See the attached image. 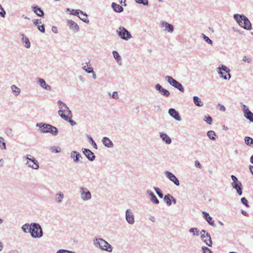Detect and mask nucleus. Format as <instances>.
<instances>
[{
  "mask_svg": "<svg viewBox=\"0 0 253 253\" xmlns=\"http://www.w3.org/2000/svg\"><path fill=\"white\" fill-rule=\"evenodd\" d=\"M153 189L160 198H163L164 197V195L159 188L154 187Z\"/></svg>",
  "mask_w": 253,
  "mask_h": 253,
  "instance_id": "a19ab883",
  "label": "nucleus"
},
{
  "mask_svg": "<svg viewBox=\"0 0 253 253\" xmlns=\"http://www.w3.org/2000/svg\"><path fill=\"white\" fill-rule=\"evenodd\" d=\"M24 161H26V165L29 167L34 169H38L39 168V164L37 160L32 156L28 154L23 157Z\"/></svg>",
  "mask_w": 253,
  "mask_h": 253,
  "instance_id": "39448f33",
  "label": "nucleus"
},
{
  "mask_svg": "<svg viewBox=\"0 0 253 253\" xmlns=\"http://www.w3.org/2000/svg\"><path fill=\"white\" fill-rule=\"evenodd\" d=\"M202 37H203V40L208 43L211 45L213 44L212 40H211L208 36H206L205 34H202Z\"/></svg>",
  "mask_w": 253,
  "mask_h": 253,
  "instance_id": "79ce46f5",
  "label": "nucleus"
},
{
  "mask_svg": "<svg viewBox=\"0 0 253 253\" xmlns=\"http://www.w3.org/2000/svg\"><path fill=\"white\" fill-rule=\"evenodd\" d=\"M241 203L245 205L247 208H249L250 207L248 200L245 198H242L241 199Z\"/></svg>",
  "mask_w": 253,
  "mask_h": 253,
  "instance_id": "3c124183",
  "label": "nucleus"
},
{
  "mask_svg": "<svg viewBox=\"0 0 253 253\" xmlns=\"http://www.w3.org/2000/svg\"><path fill=\"white\" fill-rule=\"evenodd\" d=\"M67 24L70 30L75 33H77L80 31V27L74 21L68 20Z\"/></svg>",
  "mask_w": 253,
  "mask_h": 253,
  "instance_id": "2eb2a0df",
  "label": "nucleus"
},
{
  "mask_svg": "<svg viewBox=\"0 0 253 253\" xmlns=\"http://www.w3.org/2000/svg\"><path fill=\"white\" fill-rule=\"evenodd\" d=\"M0 148L3 149H6V144L4 141V139L2 137L0 136Z\"/></svg>",
  "mask_w": 253,
  "mask_h": 253,
  "instance_id": "09e8293b",
  "label": "nucleus"
},
{
  "mask_svg": "<svg viewBox=\"0 0 253 253\" xmlns=\"http://www.w3.org/2000/svg\"><path fill=\"white\" fill-rule=\"evenodd\" d=\"M232 187L235 189L237 191V193L239 196H241L242 195V185L240 181L236 183H232L231 184Z\"/></svg>",
  "mask_w": 253,
  "mask_h": 253,
  "instance_id": "aec40b11",
  "label": "nucleus"
},
{
  "mask_svg": "<svg viewBox=\"0 0 253 253\" xmlns=\"http://www.w3.org/2000/svg\"><path fill=\"white\" fill-rule=\"evenodd\" d=\"M206 234L205 235V238H208V241H209V244H208V246L210 247H211L212 245V242L211 241V235H210V233H209L208 232H206Z\"/></svg>",
  "mask_w": 253,
  "mask_h": 253,
  "instance_id": "c03bdc74",
  "label": "nucleus"
},
{
  "mask_svg": "<svg viewBox=\"0 0 253 253\" xmlns=\"http://www.w3.org/2000/svg\"><path fill=\"white\" fill-rule=\"evenodd\" d=\"M64 198V193L61 191H59L55 193L54 200L56 203L60 204L63 202Z\"/></svg>",
  "mask_w": 253,
  "mask_h": 253,
  "instance_id": "6ab92c4d",
  "label": "nucleus"
},
{
  "mask_svg": "<svg viewBox=\"0 0 253 253\" xmlns=\"http://www.w3.org/2000/svg\"><path fill=\"white\" fill-rule=\"evenodd\" d=\"M70 251L66 250H59L57 252V253H69Z\"/></svg>",
  "mask_w": 253,
  "mask_h": 253,
  "instance_id": "0e129e2a",
  "label": "nucleus"
},
{
  "mask_svg": "<svg viewBox=\"0 0 253 253\" xmlns=\"http://www.w3.org/2000/svg\"><path fill=\"white\" fill-rule=\"evenodd\" d=\"M22 36L23 37V38L22 39V41H23V42L25 43V44H24L25 47H26L27 48H30V46H31V43H30V42L29 39L27 37H24V35H22Z\"/></svg>",
  "mask_w": 253,
  "mask_h": 253,
  "instance_id": "4c0bfd02",
  "label": "nucleus"
},
{
  "mask_svg": "<svg viewBox=\"0 0 253 253\" xmlns=\"http://www.w3.org/2000/svg\"><path fill=\"white\" fill-rule=\"evenodd\" d=\"M6 14V12L3 8L2 7L1 5L0 4V16L2 17H5Z\"/></svg>",
  "mask_w": 253,
  "mask_h": 253,
  "instance_id": "864d4df0",
  "label": "nucleus"
},
{
  "mask_svg": "<svg viewBox=\"0 0 253 253\" xmlns=\"http://www.w3.org/2000/svg\"><path fill=\"white\" fill-rule=\"evenodd\" d=\"M173 87L176 88V89H177L178 90H179L180 91H181L182 92H184V89L183 85H182V84L181 83H180L178 81H176V82L175 83V84H174V85H173Z\"/></svg>",
  "mask_w": 253,
  "mask_h": 253,
  "instance_id": "c9c22d12",
  "label": "nucleus"
},
{
  "mask_svg": "<svg viewBox=\"0 0 253 253\" xmlns=\"http://www.w3.org/2000/svg\"><path fill=\"white\" fill-rule=\"evenodd\" d=\"M93 242L94 246L98 247L101 250L109 253L112 252L113 247L105 240L96 238L93 240Z\"/></svg>",
  "mask_w": 253,
  "mask_h": 253,
  "instance_id": "7ed1b4c3",
  "label": "nucleus"
},
{
  "mask_svg": "<svg viewBox=\"0 0 253 253\" xmlns=\"http://www.w3.org/2000/svg\"><path fill=\"white\" fill-rule=\"evenodd\" d=\"M206 233V231L205 230H202L201 232H200V234H201V238L202 240H203L204 238H205V233Z\"/></svg>",
  "mask_w": 253,
  "mask_h": 253,
  "instance_id": "680f3d73",
  "label": "nucleus"
},
{
  "mask_svg": "<svg viewBox=\"0 0 253 253\" xmlns=\"http://www.w3.org/2000/svg\"><path fill=\"white\" fill-rule=\"evenodd\" d=\"M38 83L42 87L46 90L50 91L51 89V86L47 84L45 81L42 78L38 79Z\"/></svg>",
  "mask_w": 253,
  "mask_h": 253,
  "instance_id": "4be33fe9",
  "label": "nucleus"
},
{
  "mask_svg": "<svg viewBox=\"0 0 253 253\" xmlns=\"http://www.w3.org/2000/svg\"><path fill=\"white\" fill-rule=\"evenodd\" d=\"M165 80L172 86L174 85L176 82V80L173 79L172 77L169 76H166L165 77Z\"/></svg>",
  "mask_w": 253,
  "mask_h": 253,
  "instance_id": "7c9ffc66",
  "label": "nucleus"
},
{
  "mask_svg": "<svg viewBox=\"0 0 253 253\" xmlns=\"http://www.w3.org/2000/svg\"><path fill=\"white\" fill-rule=\"evenodd\" d=\"M112 97L114 99H118L119 95H118V92L114 91L112 93Z\"/></svg>",
  "mask_w": 253,
  "mask_h": 253,
  "instance_id": "052dcab7",
  "label": "nucleus"
},
{
  "mask_svg": "<svg viewBox=\"0 0 253 253\" xmlns=\"http://www.w3.org/2000/svg\"><path fill=\"white\" fill-rule=\"evenodd\" d=\"M30 234L33 238H40L43 236V231L40 224L36 222L31 223Z\"/></svg>",
  "mask_w": 253,
  "mask_h": 253,
  "instance_id": "20e7f679",
  "label": "nucleus"
},
{
  "mask_svg": "<svg viewBox=\"0 0 253 253\" xmlns=\"http://www.w3.org/2000/svg\"><path fill=\"white\" fill-rule=\"evenodd\" d=\"M155 89L159 91V92L163 96L168 97L170 95V92L169 90L165 89L160 84H158L155 85Z\"/></svg>",
  "mask_w": 253,
  "mask_h": 253,
  "instance_id": "4468645a",
  "label": "nucleus"
},
{
  "mask_svg": "<svg viewBox=\"0 0 253 253\" xmlns=\"http://www.w3.org/2000/svg\"><path fill=\"white\" fill-rule=\"evenodd\" d=\"M244 116L247 119L253 122V113L250 110H247V112H245Z\"/></svg>",
  "mask_w": 253,
  "mask_h": 253,
  "instance_id": "2f4dec72",
  "label": "nucleus"
},
{
  "mask_svg": "<svg viewBox=\"0 0 253 253\" xmlns=\"http://www.w3.org/2000/svg\"><path fill=\"white\" fill-rule=\"evenodd\" d=\"M50 151L52 153H59L61 151V148L59 147L53 146L50 149Z\"/></svg>",
  "mask_w": 253,
  "mask_h": 253,
  "instance_id": "49530a36",
  "label": "nucleus"
},
{
  "mask_svg": "<svg viewBox=\"0 0 253 253\" xmlns=\"http://www.w3.org/2000/svg\"><path fill=\"white\" fill-rule=\"evenodd\" d=\"M245 142L247 145L252 146L253 145V139L250 137L246 136L245 138Z\"/></svg>",
  "mask_w": 253,
  "mask_h": 253,
  "instance_id": "ea45409f",
  "label": "nucleus"
},
{
  "mask_svg": "<svg viewBox=\"0 0 253 253\" xmlns=\"http://www.w3.org/2000/svg\"><path fill=\"white\" fill-rule=\"evenodd\" d=\"M10 88L12 91V93L15 96H17L20 94L21 92V90L19 87L16 86L15 85H12Z\"/></svg>",
  "mask_w": 253,
  "mask_h": 253,
  "instance_id": "c85d7f7f",
  "label": "nucleus"
},
{
  "mask_svg": "<svg viewBox=\"0 0 253 253\" xmlns=\"http://www.w3.org/2000/svg\"><path fill=\"white\" fill-rule=\"evenodd\" d=\"M83 69L87 73L93 72V68L89 62L85 63V64L83 67Z\"/></svg>",
  "mask_w": 253,
  "mask_h": 253,
  "instance_id": "bb28decb",
  "label": "nucleus"
},
{
  "mask_svg": "<svg viewBox=\"0 0 253 253\" xmlns=\"http://www.w3.org/2000/svg\"><path fill=\"white\" fill-rule=\"evenodd\" d=\"M146 193L150 197V201L155 204H159V201L155 195L154 193L150 190H147Z\"/></svg>",
  "mask_w": 253,
  "mask_h": 253,
  "instance_id": "412c9836",
  "label": "nucleus"
},
{
  "mask_svg": "<svg viewBox=\"0 0 253 253\" xmlns=\"http://www.w3.org/2000/svg\"><path fill=\"white\" fill-rule=\"evenodd\" d=\"M79 193L82 200L84 201H89L91 199V194L87 188L81 187Z\"/></svg>",
  "mask_w": 253,
  "mask_h": 253,
  "instance_id": "6e6552de",
  "label": "nucleus"
},
{
  "mask_svg": "<svg viewBox=\"0 0 253 253\" xmlns=\"http://www.w3.org/2000/svg\"><path fill=\"white\" fill-rule=\"evenodd\" d=\"M72 117H70L69 115L68 116V119L67 120H64L67 121V122H69L72 126H74L77 125V123L74 121H73V120L71 119Z\"/></svg>",
  "mask_w": 253,
  "mask_h": 253,
  "instance_id": "8fccbe9b",
  "label": "nucleus"
},
{
  "mask_svg": "<svg viewBox=\"0 0 253 253\" xmlns=\"http://www.w3.org/2000/svg\"><path fill=\"white\" fill-rule=\"evenodd\" d=\"M193 102L195 105L198 107H202L204 105L200 98L197 96H194L193 97Z\"/></svg>",
  "mask_w": 253,
  "mask_h": 253,
  "instance_id": "c756f323",
  "label": "nucleus"
},
{
  "mask_svg": "<svg viewBox=\"0 0 253 253\" xmlns=\"http://www.w3.org/2000/svg\"><path fill=\"white\" fill-rule=\"evenodd\" d=\"M36 126L39 127L40 131L42 133H50L52 135L55 136L58 134V129L51 125L39 123L36 124Z\"/></svg>",
  "mask_w": 253,
  "mask_h": 253,
  "instance_id": "f03ea898",
  "label": "nucleus"
},
{
  "mask_svg": "<svg viewBox=\"0 0 253 253\" xmlns=\"http://www.w3.org/2000/svg\"><path fill=\"white\" fill-rule=\"evenodd\" d=\"M33 22L35 26H37V27L40 24H42V21L40 19H34L33 20Z\"/></svg>",
  "mask_w": 253,
  "mask_h": 253,
  "instance_id": "6e6d98bb",
  "label": "nucleus"
},
{
  "mask_svg": "<svg viewBox=\"0 0 253 253\" xmlns=\"http://www.w3.org/2000/svg\"><path fill=\"white\" fill-rule=\"evenodd\" d=\"M165 174L166 176L176 186H178L180 185L179 181L177 178L171 172L165 171Z\"/></svg>",
  "mask_w": 253,
  "mask_h": 253,
  "instance_id": "9b49d317",
  "label": "nucleus"
},
{
  "mask_svg": "<svg viewBox=\"0 0 253 253\" xmlns=\"http://www.w3.org/2000/svg\"><path fill=\"white\" fill-rule=\"evenodd\" d=\"M38 30L41 32L42 33H43L45 32V28H44V25L43 24H42V25H39L38 27H37Z\"/></svg>",
  "mask_w": 253,
  "mask_h": 253,
  "instance_id": "4d7b16f0",
  "label": "nucleus"
},
{
  "mask_svg": "<svg viewBox=\"0 0 253 253\" xmlns=\"http://www.w3.org/2000/svg\"><path fill=\"white\" fill-rule=\"evenodd\" d=\"M111 6L114 11L117 13H121L124 10V8L122 6L117 4L115 2H113L111 4Z\"/></svg>",
  "mask_w": 253,
  "mask_h": 253,
  "instance_id": "a878e982",
  "label": "nucleus"
},
{
  "mask_svg": "<svg viewBox=\"0 0 253 253\" xmlns=\"http://www.w3.org/2000/svg\"><path fill=\"white\" fill-rule=\"evenodd\" d=\"M87 138L88 139L89 143L93 146V147L95 149H97V145L95 141L93 140L92 137L89 135H86Z\"/></svg>",
  "mask_w": 253,
  "mask_h": 253,
  "instance_id": "e433bc0d",
  "label": "nucleus"
},
{
  "mask_svg": "<svg viewBox=\"0 0 253 253\" xmlns=\"http://www.w3.org/2000/svg\"><path fill=\"white\" fill-rule=\"evenodd\" d=\"M135 2L138 4H143L144 5H148V0H134Z\"/></svg>",
  "mask_w": 253,
  "mask_h": 253,
  "instance_id": "de8ad7c7",
  "label": "nucleus"
},
{
  "mask_svg": "<svg viewBox=\"0 0 253 253\" xmlns=\"http://www.w3.org/2000/svg\"><path fill=\"white\" fill-rule=\"evenodd\" d=\"M125 219L130 225H133L134 223V214L131 209H127L126 211Z\"/></svg>",
  "mask_w": 253,
  "mask_h": 253,
  "instance_id": "9d476101",
  "label": "nucleus"
},
{
  "mask_svg": "<svg viewBox=\"0 0 253 253\" xmlns=\"http://www.w3.org/2000/svg\"><path fill=\"white\" fill-rule=\"evenodd\" d=\"M189 231L194 236H198L200 235L199 230L197 228H191Z\"/></svg>",
  "mask_w": 253,
  "mask_h": 253,
  "instance_id": "58836bf2",
  "label": "nucleus"
},
{
  "mask_svg": "<svg viewBox=\"0 0 253 253\" xmlns=\"http://www.w3.org/2000/svg\"><path fill=\"white\" fill-rule=\"evenodd\" d=\"M207 135L209 138L212 140H216V134L214 131L213 130H209L207 132Z\"/></svg>",
  "mask_w": 253,
  "mask_h": 253,
  "instance_id": "f704fd0d",
  "label": "nucleus"
},
{
  "mask_svg": "<svg viewBox=\"0 0 253 253\" xmlns=\"http://www.w3.org/2000/svg\"><path fill=\"white\" fill-rule=\"evenodd\" d=\"M52 31L54 33H57V32H58L57 28L56 27H55V26L52 27Z\"/></svg>",
  "mask_w": 253,
  "mask_h": 253,
  "instance_id": "774afa93",
  "label": "nucleus"
},
{
  "mask_svg": "<svg viewBox=\"0 0 253 253\" xmlns=\"http://www.w3.org/2000/svg\"><path fill=\"white\" fill-rule=\"evenodd\" d=\"M231 178L233 181V182L232 183H238V182H239V181L238 180V179L236 177V176H235L234 175H231Z\"/></svg>",
  "mask_w": 253,
  "mask_h": 253,
  "instance_id": "13d9d810",
  "label": "nucleus"
},
{
  "mask_svg": "<svg viewBox=\"0 0 253 253\" xmlns=\"http://www.w3.org/2000/svg\"><path fill=\"white\" fill-rule=\"evenodd\" d=\"M102 142L104 145L108 148H112L114 146L112 141L107 137H104L102 138Z\"/></svg>",
  "mask_w": 253,
  "mask_h": 253,
  "instance_id": "5701e85b",
  "label": "nucleus"
},
{
  "mask_svg": "<svg viewBox=\"0 0 253 253\" xmlns=\"http://www.w3.org/2000/svg\"><path fill=\"white\" fill-rule=\"evenodd\" d=\"M161 27H165V31L169 33H172L174 30L173 26L172 24H169L166 21H161Z\"/></svg>",
  "mask_w": 253,
  "mask_h": 253,
  "instance_id": "dca6fc26",
  "label": "nucleus"
},
{
  "mask_svg": "<svg viewBox=\"0 0 253 253\" xmlns=\"http://www.w3.org/2000/svg\"><path fill=\"white\" fill-rule=\"evenodd\" d=\"M170 197L171 195L170 194H168L164 197V201L168 206H170L171 205Z\"/></svg>",
  "mask_w": 253,
  "mask_h": 253,
  "instance_id": "473e14b6",
  "label": "nucleus"
},
{
  "mask_svg": "<svg viewBox=\"0 0 253 253\" xmlns=\"http://www.w3.org/2000/svg\"><path fill=\"white\" fill-rule=\"evenodd\" d=\"M65 107L64 106H63V108L60 107V109L58 111V114L63 119L67 120L69 115L70 117H72V114L67 105H66Z\"/></svg>",
  "mask_w": 253,
  "mask_h": 253,
  "instance_id": "1a4fd4ad",
  "label": "nucleus"
},
{
  "mask_svg": "<svg viewBox=\"0 0 253 253\" xmlns=\"http://www.w3.org/2000/svg\"><path fill=\"white\" fill-rule=\"evenodd\" d=\"M116 32L119 37L124 40L128 41L132 38L130 32L123 26H120L117 29Z\"/></svg>",
  "mask_w": 253,
  "mask_h": 253,
  "instance_id": "0eeeda50",
  "label": "nucleus"
},
{
  "mask_svg": "<svg viewBox=\"0 0 253 253\" xmlns=\"http://www.w3.org/2000/svg\"><path fill=\"white\" fill-rule=\"evenodd\" d=\"M218 106L220 107V110L222 111H225L226 110V108L224 106L220 104V103L218 104Z\"/></svg>",
  "mask_w": 253,
  "mask_h": 253,
  "instance_id": "338daca9",
  "label": "nucleus"
},
{
  "mask_svg": "<svg viewBox=\"0 0 253 253\" xmlns=\"http://www.w3.org/2000/svg\"><path fill=\"white\" fill-rule=\"evenodd\" d=\"M81 20H82L83 22H84L85 23H88L89 21L88 19L86 18L87 17H81L80 16L78 17Z\"/></svg>",
  "mask_w": 253,
  "mask_h": 253,
  "instance_id": "e2e57ef3",
  "label": "nucleus"
},
{
  "mask_svg": "<svg viewBox=\"0 0 253 253\" xmlns=\"http://www.w3.org/2000/svg\"><path fill=\"white\" fill-rule=\"evenodd\" d=\"M202 214L204 215V219L207 221V222L211 226H215V224L214 223V220H213L212 217H211L209 213L206 211H202Z\"/></svg>",
  "mask_w": 253,
  "mask_h": 253,
  "instance_id": "a211bd4d",
  "label": "nucleus"
},
{
  "mask_svg": "<svg viewBox=\"0 0 253 253\" xmlns=\"http://www.w3.org/2000/svg\"><path fill=\"white\" fill-rule=\"evenodd\" d=\"M195 167L196 168H200V169H201V167H202L201 164L198 161H195Z\"/></svg>",
  "mask_w": 253,
  "mask_h": 253,
  "instance_id": "69168bd1",
  "label": "nucleus"
},
{
  "mask_svg": "<svg viewBox=\"0 0 253 253\" xmlns=\"http://www.w3.org/2000/svg\"><path fill=\"white\" fill-rule=\"evenodd\" d=\"M202 250L203 253H212L211 249L205 246L202 247Z\"/></svg>",
  "mask_w": 253,
  "mask_h": 253,
  "instance_id": "603ef678",
  "label": "nucleus"
},
{
  "mask_svg": "<svg viewBox=\"0 0 253 253\" xmlns=\"http://www.w3.org/2000/svg\"><path fill=\"white\" fill-rule=\"evenodd\" d=\"M169 114L171 117L174 118L176 121H181V119L179 115V114L175 109H173V108L169 109Z\"/></svg>",
  "mask_w": 253,
  "mask_h": 253,
  "instance_id": "f3484780",
  "label": "nucleus"
},
{
  "mask_svg": "<svg viewBox=\"0 0 253 253\" xmlns=\"http://www.w3.org/2000/svg\"><path fill=\"white\" fill-rule=\"evenodd\" d=\"M160 136L162 139L167 144L171 143V139L166 133L161 132L160 134Z\"/></svg>",
  "mask_w": 253,
  "mask_h": 253,
  "instance_id": "393cba45",
  "label": "nucleus"
},
{
  "mask_svg": "<svg viewBox=\"0 0 253 253\" xmlns=\"http://www.w3.org/2000/svg\"><path fill=\"white\" fill-rule=\"evenodd\" d=\"M81 13L82 15H84L85 17H87V15L86 13L83 12V11L78 9H72L71 14L77 16L78 17L79 16V14Z\"/></svg>",
  "mask_w": 253,
  "mask_h": 253,
  "instance_id": "cd10ccee",
  "label": "nucleus"
},
{
  "mask_svg": "<svg viewBox=\"0 0 253 253\" xmlns=\"http://www.w3.org/2000/svg\"><path fill=\"white\" fill-rule=\"evenodd\" d=\"M217 72L220 77L224 80H229L231 78L230 70L225 65H220L217 68Z\"/></svg>",
  "mask_w": 253,
  "mask_h": 253,
  "instance_id": "423d86ee",
  "label": "nucleus"
},
{
  "mask_svg": "<svg viewBox=\"0 0 253 253\" xmlns=\"http://www.w3.org/2000/svg\"><path fill=\"white\" fill-rule=\"evenodd\" d=\"M71 158L76 163H83L82 155L76 151H72L71 152Z\"/></svg>",
  "mask_w": 253,
  "mask_h": 253,
  "instance_id": "f8f14e48",
  "label": "nucleus"
},
{
  "mask_svg": "<svg viewBox=\"0 0 253 253\" xmlns=\"http://www.w3.org/2000/svg\"><path fill=\"white\" fill-rule=\"evenodd\" d=\"M83 154L86 156L87 159L90 161H93L95 159V156L94 153L89 149H82Z\"/></svg>",
  "mask_w": 253,
  "mask_h": 253,
  "instance_id": "ddd939ff",
  "label": "nucleus"
},
{
  "mask_svg": "<svg viewBox=\"0 0 253 253\" xmlns=\"http://www.w3.org/2000/svg\"><path fill=\"white\" fill-rule=\"evenodd\" d=\"M233 17L240 27L247 30L251 29V23L245 15L244 14H235L233 15Z\"/></svg>",
  "mask_w": 253,
  "mask_h": 253,
  "instance_id": "f257e3e1",
  "label": "nucleus"
},
{
  "mask_svg": "<svg viewBox=\"0 0 253 253\" xmlns=\"http://www.w3.org/2000/svg\"><path fill=\"white\" fill-rule=\"evenodd\" d=\"M112 53L114 58L117 61V62L121 60V56L117 51L114 50Z\"/></svg>",
  "mask_w": 253,
  "mask_h": 253,
  "instance_id": "a18cd8bd",
  "label": "nucleus"
},
{
  "mask_svg": "<svg viewBox=\"0 0 253 253\" xmlns=\"http://www.w3.org/2000/svg\"><path fill=\"white\" fill-rule=\"evenodd\" d=\"M204 120L209 125H211L212 122V119L210 115L205 116Z\"/></svg>",
  "mask_w": 253,
  "mask_h": 253,
  "instance_id": "37998d69",
  "label": "nucleus"
},
{
  "mask_svg": "<svg viewBox=\"0 0 253 253\" xmlns=\"http://www.w3.org/2000/svg\"><path fill=\"white\" fill-rule=\"evenodd\" d=\"M242 61L244 62L250 63L252 62V59L247 56H244Z\"/></svg>",
  "mask_w": 253,
  "mask_h": 253,
  "instance_id": "5fc2aeb1",
  "label": "nucleus"
},
{
  "mask_svg": "<svg viewBox=\"0 0 253 253\" xmlns=\"http://www.w3.org/2000/svg\"><path fill=\"white\" fill-rule=\"evenodd\" d=\"M30 226L31 224L25 223V224L23 225V226L21 227V229L22 231L25 233H30Z\"/></svg>",
  "mask_w": 253,
  "mask_h": 253,
  "instance_id": "72a5a7b5",
  "label": "nucleus"
},
{
  "mask_svg": "<svg viewBox=\"0 0 253 253\" xmlns=\"http://www.w3.org/2000/svg\"><path fill=\"white\" fill-rule=\"evenodd\" d=\"M32 8L34 12L40 17H43L44 16L43 11L38 6H32Z\"/></svg>",
  "mask_w": 253,
  "mask_h": 253,
  "instance_id": "b1692460",
  "label": "nucleus"
},
{
  "mask_svg": "<svg viewBox=\"0 0 253 253\" xmlns=\"http://www.w3.org/2000/svg\"><path fill=\"white\" fill-rule=\"evenodd\" d=\"M57 104L59 106V109H60V107H62L63 108V106L65 107L66 105L64 102H63L61 100H59L57 102Z\"/></svg>",
  "mask_w": 253,
  "mask_h": 253,
  "instance_id": "bf43d9fd",
  "label": "nucleus"
}]
</instances>
